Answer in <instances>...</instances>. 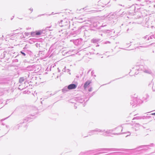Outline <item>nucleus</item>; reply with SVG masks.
<instances>
[{
    "instance_id": "nucleus-1",
    "label": "nucleus",
    "mask_w": 155,
    "mask_h": 155,
    "mask_svg": "<svg viewBox=\"0 0 155 155\" xmlns=\"http://www.w3.org/2000/svg\"><path fill=\"white\" fill-rule=\"evenodd\" d=\"M91 81H86L84 85V89H86L87 87L91 83Z\"/></svg>"
},
{
    "instance_id": "nucleus-2",
    "label": "nucleus",
    "mask_w": 155,
    "mask_h": 155,
    "mask_svg": "<svg viewBox=\"0 0 155 155\" xmlns=\"http://www.w3.org/2000/svg\"><path fill=\"white\" fill-rule=\"evenodd\" d=\"M76 87V85L75 84H71L68 85V89H75Z\"/></svg>"
},
{
    "instance_id": "nucleus-3",
    "label": "nucleus",
    "mask_w": 155,
    "mask_h": 155,
    "mask_svg": "<svg viewBox=\"0 0 155 155\" xmlns=\"http://www.w3.org/2000/svg\"><path fill=\"white\" fill-rule=\"evenodd\" d=\"M25 79L23 77H21L20 78L19 80V82L20 83H22V82L24 81Z\"/></svg>"
},
{
    "instance_id": "nucleus-4",
    "label": "nucleus",
    "mask_w": 155,
    "mask_h": 155,
    "mask_svg": "<svg viewBox=\"0 0 155 155\" xmlns=\"http://www.w3.org/2000/svg\"><path fill=\"white\" fill-rule=\"evenodd\" d=\"M41 32L39 31H37L36 32L35 35H39L41 34Z\"/></svg>"
},
{
    "instance_id": "nucleus-5",
    "label": "nucleus",
    "mask_w": 155,
    "mask_h": 155,
    "mask_svg": "<svg viewBox=\"0 0 155 155\" xmlns=\"http://www.w3.org/2000/svg\"><path fill=\"white\" fill-rule=\"evenodd\" d=\"M21 53L22 54H23L24 56H25V54L24 53V52H22V51H21Z\"/></svg>"
},
{
    "instance_id": "nucleus-6",
    "label": "nucleus",
    "mask_w": 155,
    "mask_h": 155,
    "mask_svg": "<svg viewBox=\"0 0 155 155\" xmlns=\"http://www.w3.org/2000/svg\"><path fill=\"white\" fill-rule=\"evenodd\" d=\"M89 91H91V89H89Z\"/></svg>"
},
{
    "instance_id": "nucleus-7",
    "label": "nucleus",
    "mask_w": 155,
    "mask_h": 155,
    "mask_svg": "<svg viewBox=\"0 0 155 155\" xmlns=\"http://www.w3.org/2000/svg\"><path fill=\"white\" fill-rule=\"evenodd\" d=\"M152 114V115H155V113H153V114Z\"/></svg>"
}]
</instances>
